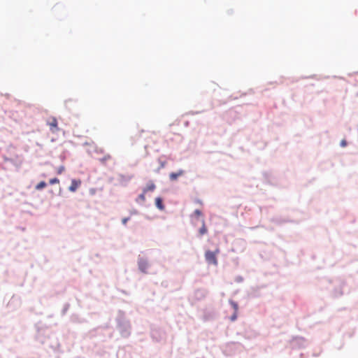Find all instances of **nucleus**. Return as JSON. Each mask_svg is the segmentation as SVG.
I'll return each mask as SVG.
<instances>
[{"mask_svg": "<svg viewBox=\"0 0 358 358\" xmlns=\"http://www.w3.org/2000/svg\"><path fill=\"white\" fill-rule=\"evenodd\" d=\"M220 249L217 248L215 251L206 250L205 252V259L208 264L217 266L218 264L217 255L220 253Z\"/></svg>", "mask_w": 358, "mask_h": 358, "instance_id": "nucleus-1", "label": "nucleus"}, {"mask_svg": "<svg viewBox=\"0 0 358 358\" xmlns=\"http://www.w3.org/2000/svg\"><path fill=\"white\" fill-rule=\"evenodd\" d=\"M47 124L50 127V130L52 133H56L59 130L57 125V120L55 117H50L47 121Z\"/></svg>", "mask_w": 358, "mask_h": 358, "instance_id": "nucleus-2", "label": "nucleus"}, {"mask_svg": "<svg viewBox=\"0 0 358 358\" xmlns=\"http://www.w3.org/2000/svg\"><path fill=\"white\" fill-rule=\"evenodd\" d=\"M81 185V181L80 180L73 179L71 180V184L69 187V190L70 192H74Z\"/></svg>", "mask_w": 358, "mask_h": 358, "instance_id": "nucleus-3", "label": "nucleus"}, {"mask_svg": "<svg viewBox=\"0 0 358 358\" xmlns=\"http://www.w3.org/2000/svg\"><path fill=\"white\" fill-rule=\"evenodd\" d=\"M185 173L183 170H179L177 172H173L169 174V178L172 181L176 180L178 177L182 176Z\"/></svg>", "mask_w": 358, "mask_h": 358, "instance_id": "nucleus-4", "label": "nucleus"}, {"mask_svg": "<svg viewBox=\"0 0 358 358\" xmlns=\"http://www.w3.org/2000/svg\"><path fill=\"white\" fill-rule=\"evenodd\" d=\"M155 185L153 182H149L143 191L144 193H147L149 191L152 192L155 189Z\"/></svg>", "mask_w": 358, "mask_h": 358, "instance_id": "nucleus-5", "label": "nucleus"}, {"mask_svg": "<svg viewBox=\"0 0 358 358\" xmlns=\"http://www.w3.org/2000/svg\"><path fill=\"white\" fill-rule=\"evenodd\" d=\"M111 159L112 156L110 154H106L103 157L100 158L99 160L102 164L106 165L107 162Z\"/></svg>", "mask_w": 358, "mask_h": 358, "instance_id": "nucleus-6", "label": "nucleus"}, {"mask_svg": "<svg viewBox=\"0 0 358 358\" xmlns=\"http://www.w3.org/2000/svg\"><path fill=\"white\" fill-rule=\"evenodd\" d=\"M155 205H156L157 208L161 210H163L164 209L163 201H162V198H160V197H157L155 199Z\"/></svg>", "mask_w": 358, "mask_h": 358, "instance_id": "nucleus-7", "label": "nucleus"}, {"mask_svg": "<svg viewBox=\"0 0 358 358\" xmlns=\"http://www.w3.org/2000/svg\"><path fill=\"white\" fill-rule=\"evenodd\" d=\"M201 221L202 226H201V227L200 228V229H199V234H200L201 236H203V235H204V234H206L207 233L208 229H207V228H206V224H205V220H204V219H203V218H201Z\"/></svg>", "mask_w": 358, "mask_h": 358, "instance_id": "nucleus-8", "label": "nucleus"}, {"mask_svg": "<svg viewBox=\"0 0 358 358\" xmlns=\"http://www.w3.org/2000/svg\"><path fill=\"white\" fill-rule=\"evenodd\" d=\"M46 185H46V182L45 181H41L38 184H37V185L36 186V189H37V190L42 189L44 187H45Z\"/></svg>", "mask_w": 358, "mask_h": 358, "instance_id": "nucleus-9", "label": "nucleus"}, {"mask_svg": "<svg viewBox=\"0 0 358 358\" xmlns=\"http://www.w3.org/2000/svg\"><path fill=\"white\" fill-rule=\"evenodd\" d=\"M202 216V213L200 210H195L193 213L192 217L199 219Z\"/></svg>", "mask_w": 358, "mask_h": 358, "instance_id": "nucleus-10", "label": "nucleus"}, {"mask_svg": "<svg viewBox=\"0 0 358 358\" xmlns=\"http://www.w3.org/2000/svg\"><path fill=\"white\" fill-rule=\"evenodd\" d=\"M145 194L146 193H144V192L143 191L142 194H141L138 197V199H137V201H141L142 202H144L145 200Z\"/></svg>", "mask_w": 358, "mask_h": 358, "instance_id": "nucleus-11", "label": "nucleus"}, {"mask_svg": "<svg viewBox=\"0 0 358 358\" xmlns=\"http://www.w3.org/2000/svg\"><path fill=\"white\" fill-rule=\"evenodd\" d=\"M50 185L59 184V180L57 178H52L49 180Z\"/></svg>", "mask_w": 358, "mask_h": 358, "instance_id": "nucleus-12", "label": "nucleus"}, {"mask_svg": "<svg viewBox=\"0 0 358 358\" xmlns=\"http://www.w3.org/2000/svg\"><path fill=\"white\" fill-rule=\"evenodd\" d=\"M64 171V167L63 166H61L57 169V173L61 174Z\"/></svg>", "mask_w": 358, "mask_h": 358, "instance_id": "nucleus-13", "label": "nucleus"}, {"mask_svg": "<svg viewBox=\"0 0 358 358\" xmlns=\"http://www.w3.org/2000/svg\"><path fill=\"white\" fill-rule=\"evenodd\" d=\"M231 305L235 310V312H237L238 310V305L235 302H231Z\"/></svg>", "mask_w": 358, "mask_h": 358, "instance_id": "nucleus-14", "label": "nucleus"}, {"mask_svg": "<svg viewBox=\"0 0 358 358\" xmlns=\"http://www.w3.org/2000/svg\"><path fill=\"white\" fill-rule=\"evenodd\" d=\"M237 318V312H234L233 315L231 317V320L234 321Z\"/></svg>", "mask_w": 358, "mask_h": 358, "instance_id": "nucleus-15", "label": "nucleus"}, {"mask_svg": "<svg viewBox=\"0 0 358 358\" xmlns=\"http://www.w3.org/2000/svg\"><path fill=\"white\" fill-rule=\"evenodd\" d=\"M129 220V217H124L122 219V222L124 225H125L127 224V222H128V220Z\"/></svg>", "mask_w": 358, "mask_h": 358, "instance_id": "nucleus-16", "label": "nucleus"}, {"mask_svg": "<svg viewBox=\"0 0 358 358\" xmlns=\"http://www.w3.org/2000/svg\"><path fill=\"white\" fill-rule=\"evenodd\" d=\"M346 145H347V142H346V141H345V140H342V141H341V145L342 147H345V146H346Z\"/></svg>", "mask_w": 358, "mask_h": 358, "instance_id": "nucleus-17", "label": "nucleus"}]
</instances>
